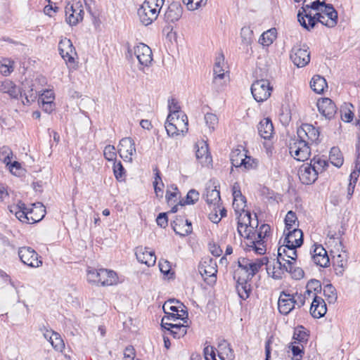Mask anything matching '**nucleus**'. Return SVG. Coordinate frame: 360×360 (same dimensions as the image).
Masks as SVG:
<instances>
[{
	"instance_id": "nucleus-11",
	"label": "nucleus",
	"mask_w": 360,
	"mask_h": 360,
	"mask_svg": "<svg viewBox=\"0 0 360 360\" xmlns=\"http://www.w3.org/2000/svg\"><path fill=\"white\" fill-rule=\"evenodd\" d=\"M119 153L124 161L132 162V155L136 153L135 143L130 137L121 139L119 144Z\"/></svg>"
},
{
	"instance_id": "nucleus-4",
	"label": "nucleus",
	"mask_w": 360,
	"mask_h": 360,
	"mask_svg": "<svg viewBox=\"0 0 360 360\" xmlns=\"http://www.w3.org/2000/svg\"><path fill=\"white\" fill-rule=\"evenodd\" d=\"M167 134L169 136L174 137L182 133L184 134L188 131V117L186 114L177 115L174 117L172 114H169L165 125Z\"/></svg>"
},
{
	"instance_id": "nucleus-8",
	"label": "nucleus",
	"mask_w": 360,
	"mask_h": 360,
	"mask_svg": "<svg viewBox=\"0 0 360 360\" xmlns=\"http://www.w3.org/2000/svg\"><path fill=\"white\" fill-rule=\"evenodd\" d=\"M306 45H295L292 47L290 58L295 65L298 68L306 66L310 61V53Z\"/></svg>"
},
{
	"instance_id": "nucleus-54",
	"label": "nucleus",
	"mask_w": 360,
	"mask_h": 360,
	"mask_svg": "<svg viewBox=\"0 0 360 360\" xmlns=\"http://www.w3.org/2000/svg\"><path fill=\"white\" fill-rule=\"evenodd\" d=\"M13 61H11L9 59L4 58L2 60L1 67H0V72L1 74H3L5 76H7L11 73V72L13 71Z\"/></svg>"
},
{
	"instance_id": "nucleus-18",
	"label": "nucleus",
	"mask_w": 360,
	"mask_h": 360,
	"mask_svg": "<svg viewBox=\"0 0 360 360\" xmlns=\"http://www.w3.org/2000/svg\"><path fill=\"white\" fill-rule=\"evenodd\" d=\"M135 255L139 262L145 264L148 266H152L155 264L156 257L155 252L149 250L148 248L142 246L136 248Z\"/></svg>"
},
{
	"instance_id": "nucleus-24",
	"label": "nucleus",
	"mask_w": 360,
	"mask_h": 360,
	"mask_svg": "<svg viewBox=\"0 0 360 360\" xmlns=\"http://www.w3.org/2000/svg\"><path fill=\"white\" fill-rule=\"evenodd\" d=\"M167 9L165 12V18L168 21L176 22L182 15V7L180 1H167Z\"/></svg>"
},
{
	"instance_id": "nucleus-26",
	"label": "nucleus",
	"mask_w": 360,
	"mask_h": 360,
	"mask_svg": "<svg viewBox=\"0 0 360 360\" xmlns=\"http://www.w3.org/2000/svg\"><path fill=\"white\" fill-rule=\"evenodd\" d=\"M296 247H290L287 244L283 243L278 248V258L281 260L285 261V257L290 259L291 260L295 261L297 257Z\"/></svg>"
},
{
	"instance_id": "nucleus-46",
	"label": "nucleus",
	"mask_w": 360,
	"mask_h": 360,
	"mask_svg": "<svg viewBox=\"0 0 360 360\" xmlns=\"http://www.w3.org/2000/svg\"><path fill=\"white\" fill-rule=\"evenodd\" d=\"M199 199V193L195 189H191L186 196L185 200H179V204L181 206H184L185 205H193L195 204Z\"/></svg>"
},
{
	"instance_id": "nucleus-42",
	"label": "nucleus",
	"mask_w": 360,
	"mask_h": 360,
	"mask_svg": "<svg viewBox=\"0 0 360 360\" xmlns=\"http://www.w3.org/2000/svg\"><path fill=\"white\" fill-rule=\"evenodd\" d=\"M329 159L334 166L340 167L343 164V157L341 151L338 147H333L330 149Z\"/></svg>"
},
{
	"instance_id": "nucleus-10",
	"label": "nucleus",
	"mask_w": 360,
	"mask_h": 360,
	"mask_svg": "<svg viewBox=\"0 0 360 360\" xmlns=\"http://www.w3.org/2000/svg\"><path fill=\"white\" fill-rule=\"evenodd\" d=\"M81 1H68L66 6V20L70 25H75L83 19L84 11L81 9Z\"/></svg>"
},
{
	"instance_id": "nucleus-25",
	"label": "nucleus",
	"mask_w": 360,
	"mask_h": 360,
	"mask_svg": "<svg viewBox=\"0 0 360 360\" xmlns=\"http://www.w3.org/2000/svg\"><path fill=\"white\" fill-rule=\"evenodd\" d=\"M259 135L264 139H270L274 134V126L271 119L266 117L262 120L258 125Z\"/></svg>"
},
{
	"instance_id": "nucleus-12",
	"label": "nucleus",
	"mask_w": 360,
	"mask_h": 360,
	"mask_svg": "<svg viewBox=\"0 0 360 360\" xmlns=\"http://www.w3.org/2000/svg\"><path fill=\"white\" fill-rule=\"evenodd\" d=\"M295 308V295L282 291L278 300V309L281 314L288 315Z\"/></svg>"
},
{
	"instance_id": "nucleus-13",
	"label": "nucleus",
	"mask_w": 360,
	"mask_h": 360,
	"mask_svg": "<svg viewBox=\"0 0 360 360\" xmlns=\"http://www.w3.org/2000/svg\"><path fill=\"white\" fill-rule=\"evenodd\" d=\"M314 248L311 250V259L315 264L321 267H327L330 259L326 249L321 245H314Z\"/></svg>"
},
{
	"instance_id": "nucleus-49",
	"label": "nucleus",
	"mask_w": 360,
	"mask_h": 360,
	"mask_svg": "<svg viewBox=\"0 0 360 360\" xmlns=\"http://www.w3.org/2000/svg\"><path fill=\"white\" fill-rule=\"evenodd\" d=\"M323 295L329 303H333L337 300L336 290L332 284H327L324 286Z\"/></svg>"
},
{
	"instance_id": "nucleus-19",
	"label": "nucleus",
	"mask_w": 360,
	"mask_h": 360,
	"mask_svg": "<svg viewBox=\"0 0 360 360\" xmlns=\"http://www.w3.org/2000/svg\"><path fill=\"white\" fill-rule=\"evenodd\" d=\"M317 108L319 112L328 120L333 118L337 112V108L335 103L328 98L319 100L317 102Z\"/></svg>"
},
{
	"instance_id": "nucleus-31",
	"label": "nucleus",
	"mask_w": 360,
	"mask_h": 360,
	"mask_svg": "<svg viewBox=\"0 0 360 360\" xmlns=\"http://www.w3.org/2000/svg\"><path fill=\"white\" fill-rule=\"evenodd\" d=\"M0 91L8 94L11 97L14 98H18L19 95L20 97L23 96L20 88L17 87L16 85L10 80H6L2 82L0 86Z\"/></svg>"
},
{
	"instance_id": "nucleus-23",
	"label": "nucleus",
	"mask_w": 360,
	"mask_h": 360,
	"mask_svg": "<svg viewBox=\"0 0 360 360\" xmlns=\"http://www.w3.org/2000/svg\"><path fill=\"white\" fill-rule=\"evenodd\" d=\"M327 311L326 304L323 298L318 295L314 296L310 307L311 315L316 319L323 317Z\"/></svg>"
},
{
	"instance_id": "nucleus-6",
	"label": "nucleus",
	"mask_w": 360,
	"mask_h": 360,
	"mask_svg": "<svg viewBox=\"0 0 360 360\" xmlns=\"http://www.w3.org/2000/svg\"><path fill=\"white\" fill-rule=\"evenodd\" d=\"M198 271L207 284L213 285L217 281V266L215 259L206 258L198 266Z\"/></svg>"
},
{
	"instance_id": "nucleus-20",
	"label": "nucleus",
	"mask_w": 360,
	"mask_h": 360,
	"mask_svg": "<svg viewBox=\"0 0 360 360\" xmlns=\"http://www.w3.org/2000/svg\"><path fill=\"white\" fill-rule=\"evenodd\" d=\"M284 231L285 237L283 243L287 244L290 247L300 248L303 244V233L302 230L294 228L290 231Z\"/></svg>"
},
{
	"instance_id": "nucleus-22",
	"label": "nucleus",
	"mask_w": 360,
	"mask_h": 360,
	"mask_svg": "<svg viewBox=\"0 0 360 360\" xmlns=\"http://www.w3.org/2000/svg\"><path fill=\"white\" fill-rule=\"evenodd\" d=\"M58 51L61 57L68 62H73L72 54L75 53V48L70 39L64 38L58 44Z\"/></svg>"
},
{
	"instance_id": "nucleus-44",
	"label": "nucleus",
	"mask_w": 360,
	"mask_h": 360,
	"mask_svg": "<svg viewBox=\"0 0 360 360\" xmlns=\"http://www.w3.org/2000/svg\"><path fill=\"white\" fill-rule=\"evenodd\" d=\"M49 342L53 347L58 351H62L65 347V344L59 333L52 332L49 337Z\"/></svg>"
},
{
	"instance_id": "nucleus-7",
	"label": "nucleus",
	"mask_w": 360,
	"mask_h": 360,
	"mask_svg": "<svg viewBox=\"0 0 360 360\" xmlns=\"http://www.w3.org/2000/svg\"><path fill=\"white\" fill-rule=\"evenodd\" d=\"M272 90L273 87L267 79L257 80L251 86L252 96L259 103L267 100L270 97Z\"/></svg>"
},
{
	"instance_id": "nucleus-51",
	"label": "nucleus",
	"mask_w": 360,
	"mask_h": 360,
	"mask_svg": "<svg viewBox=\"0 0 360 360\" xmlns=\"http://www.w3.org/2000/svg\"><path fill=\"white\" fill-rule=\"evenodd\" d=\"M205 122L208 127L210 131L215 129L216 126L218 124V117L215 114L207 112L205 115Z\"/></svg>"
},
{
	"instance_id": "nucleus-1",
	"label": "nucleus",
	"mask_w": 360,
	"mask_h": 360,
	"mask_svg": "<svg viewBox=\"0 0 360 360\" xmlns=\"http://www.w3.org/2000/svg\"><path fill=\"white\" fill-rule=\"evenodd\" d=\"M297 139L290 143L289 150L291 155L298 161L307 160L311 154L309 141L316 142L320 132L310 124H302L297 130Z\"/></svg>"
},
{
	"instance_id": "nucleus-56",
	"label": "nucleus",
	"mask_w": 360,
	"mask_h": 360,
	"mask_svg": "<svg viewBox=\"0 0 360 360\" xmlns=\"http://www.w3.org/2000/svg\"><path fill=\"white\" fill-rule=\"evenodd\" d=\"M100 276V269L89 268L87 270V281L89 283L98 284Z\"/></svg>"
},
{
	"instance_id": "nucleus-53",
	"label": "nucleus",
	"mask_w": 360,
	"mask_h": 360,
	"mask_svg": "<svg viewBox=\"0 0 360 360\" xmlns=\"http://www.w3.org/2000/svg\"><path fill=\"white\" fill-rule=\"evenodd\" d=\"M233 207L237 214L241 212H245V208L246 207L245 197L234 200L233 202Z\"/></svg>"
},
{
	"instance_id": "nucleus-17",
	"label": "nucleus",
	"mask_w": 360,
	"mask_h": 360,
	"mask_svg": "<svg viewBox=\"0 0 360 360\" xmlns=\"http://www.w3.org/2000/svg\"><path fill=\"white\" fill-rule=\"evenodd\" d=\"M10 211L14 213L20 221L32 224L30 215H32L35 210L34 209H28L24 202L19 201L16 205L11 207Z\"/></svg>"
},
{
	"instance_id": "nucleus-64",
	"label": "nucleus",
	"mask_w": 360,
	"mask_h": 360,
	"mask_svg": "<svg viewBox=\"0 0 360 360\" xmlns=\"http://www.w3.org/2000/svg\"><path fill=\"white\" fill-rule=\"evenodd\" d=\"M159 268L164 275L168 276L171 272V265L167 260L160 259L159 261Z\"/></svg>"
},
{
	"instance_id": "nucleus-2",
	"label": "nucleus",
	"mask_w": 360,
	"mask_h": 360,
	"mask_svg": "<svg viewBox=\"0 0 360 360\" xmlns=\"http://www.w3.org/2000/svg\"><path fill=\"white\" fill-rule=\"evenodd\" d=\"M165 3V1H143L137 11L141 22L145 26L150 25L157 19Z\"/></svg>"
},
{
	"instance_id": "nucleus-28",
	"label": "nucleus",
	"mask_w": 360,
	"mask_h": 360,
	"mask_svg": "<svg viewBox=\"0 0 360 360\" xmlns=\"http://www.w3.org/2000/svg\"><path fill=\"white\" fill-rule=\"evenodd\" d=\"M316 14L326 15L329 18V22L326 23L328 27H334L338 23V13L331 4H326L321 12H318Z\"/></svg>"
},
{
	"instance_id": "nucleus-55",
	"label": "nucleus",
	"mask_w": 360,
	"mask_h": 360,
	"mask_svg": "<svg viewBox=\"0 0 360 360\" xmlns=\"http://www.w3.org/2000/svg\"><path fill=\"white\" fill-rule=\"evenodd\" d=\"M113 172L115 178L118 181H121L125 176V169L120 161L114 162Z\"/></svg>"
},
{
	"instance_id": "nucleus-29",
	"label": "nucleus",
	"mask_w": 360,
	"mask_h": 360,
	"mask_svg": "<svg viewBox=\"0 0 360 360\" xmlns=\"http://www.w3.org/2000/svg\"><path fill=\"white\" fill-rule=\"evenodd\" d=\"M204 198L209 205H212L213 207H219V203L221 202L220 193L216 187L207 188L205 190V193L204 194Z\"/></svg>"
},
{
	"instance_id": "nucleus-59",
	"label": "nucleus",
	"mask_w": 360,
	"mask_h": 360,
	"mask_svg": "<svg viewBox=\"0 0 360 360\" xmlns=\"http://www.w3.org/2000/svg\"><path fill=\"white\" fill-rule=\"evenodd\" d=\"M103 155L108 161H113L116 158L115 148L113 146L108 145L103 150Z\"/></svg>"
},
{
	"instance_id": "nucleus-5",
	"label": "nucleus",
	"mask_w": 360,
	"mask_h": 360,
	"mask_svg": "<svg viewBox=\"0 0 360 360\" xmlns=\"http://www.w3.org/2000/svg\"><path fill=\"white\" fill-rule=\"evenodd\" d=\"M271 231V227L269 224H263L260 226L258 231H257V238L253 236L252 240H249V243H246V251L254 250L257 255H264L266 252V248L264 245V239L268 236Z\"/></svg>"
},
{
	"instance_id": "nucleus-15",
	"label": "nucleus",
	"mask_w": 360,
	"mask_h": 360,
	"mask_svg": "<svg viewBox=\"0 0 360 360\" xmlns=\"http://www.w3.org/2000/svg\"><path fill=\"white\" fill-rule=\"evenodd\" d=\"M298 175L302 184L305 185L312 184L318 177L317 172L309 163L304 164L300 167Z\"/></svg>"
},
{
	"instance_id": "nucleus-37",
	"label": "nucleus",
	"mask_w": 360,
	"mask_h": 360,
	"mask_svg": "<svg viewBox=\"0 0 360 360\" xmlns=\"http://www.w3.org/2000/svg\"><path fill=\"white\" fill-rule=\"evenodd\" d=\"M327 86L326 80L320 75H314L310 82V87L317 94H322Z\"/></svg>"
},
{
	"instance_id": "nucleus-39",
	"label": "nucleus",
	"mask_w": 360,
	"mask_h": 360,
	"mask_svg": "<svg viewBox=\"0 0 360 360\" xmlns=\"http://www.w3.org/2000/svg\"><path fill=\"white\" fill-rule=\"evenodd\" d=\"M309 164L316 169L318 174L322 173L328 167V161L319 155L314 156Z\"/></svg>"
},
{
	"instance_id": "nucleus-58",
	"label": "nucleus",
	"mask_w": 360,
	"mask_h": 360,
	"mask_svg": "<svg viewBox=\"0 0 360 360\" xmlns=\"http://www.w3.org/2000/svg\"><path fill=\"white\" fill-rule=\"evenodd\" d=\"M306 288L309 289L311 291H314V295H317L321 291V282L316 279H311L307 284Z\"/></svg>"
},
{
	"instance_id": "nucleus-60",
	"label": "nucleus",
	"mask_w": 360,
	"mask_h": 360,
	"mask_svg": "<svg viewBox=\"0 0 360 360\" xmlns=\"http://www.w3.org/2000/svg\"><path fill=\"white\" fill-rule=\"evenodd\" d=\"M242 167H244L247 169H255L257 167V161L245 155L243 158Z\"/></svg>"
},
{
	"instance_id": "nucleus-52",
	"label": "nucleus",
	"mask_w": 360,
	"mask_h": 360,
	"mask_svg": "<svg viewBox=\"0 0 360 360\" xmlns=\"http://www.w3.org/2000/svg\"><path fill=\"white\" fill-rule=\"evenodd\" d=\"M255 219H252L250 224H249L248 232L245 236V238H247V240H252L253 238V236L256 235L257 228L258 227L259 221L256 214H255Z\"/></svg>"
},
{
	"instance_id": "nucleus-63",
	"label": "nucleus",
	"mask_w": 360,
	"mask_h": 360,
	"mask_svg": "<svg viewBox=\"0 0 360 360\" xmlns=\"http://www.w3.org/2000/svg\"><path fill=\"white\" fill-rule=\"evenodd\" d=\"M224 56L223 54H220L215 59V63L213 68V74L219 73L220 71L224 70L223 65H224Z\"/></svg>"
},
{
	"instance_id": "nucleus-41",
	"label": "nucleus",
	"mask_w": 360,
	"mask_h": 360,
	"mask_svg": "<svg viewBox=\"0 0 360 360\" xmlns=\"http://www.w3.org/2000/svg\"><path fill=\"white\" fill-rule=\"evenodd\" d=\"M277 31L276 28H271L264 32L260 37L259 41L263 46H269L276 39Z\"/></svg>"
},
{
	"instance_id": "nucleus-62",
	"label": "nucleus",
	"mask_w": 360,
	"mask_h": 360,
	"mask_svg": "<svg viewBox=\"0 0 360 360\" xmlns=\"http://www.w3.org/2000/svg\"><path fill=\"white\" fill-rule=\"evenodd\" d=\"M169 114L173 115L174 117H176L177 115H180V117H181V115L184 114L183 112H180L179 106L177 105L176 102L174 98H172L171 100H169Z\"/></svg>"
},
{
	"instance_id": "nucleus-61",
	"label": "nucleus",
	"mask_w": 360,
	"mask_h": 360,
	"mask_svg": "<svg viewBox=\"0 0 360 360\" xmlns=\"http://www.w3.org/2000/svg\"><path fill=\"white\" fill-rule=\"evenodd\" d=\"M224 70L220 71L219 73L214 74L212 84L217 90L223 86V79L224 78Z\"/></svg>"
},
{
	"instance_id": "nucleus-9",
	"label": "nucleus",
	"mask_w": 360,
	"mask_h": 360,
	"mask_svg": "<svg viewBox=\"0 0 360 360\" xmlns=\"http://www.w3.org/2000/svg\"><path fill=\"white\" fill-rule=\"evenodd\" d=\"M18 256L20 261L25 265L30 267H39L42 264L39 259V255L30 247H21L18 250Z\"/></svg>"
},
{
	"instance_id": "nucleus-40",
	"label": "nucleus",
	"mask_w": 360,
	"mask_h": 360,
	"mask_svg": "<svg viewBox=\"0 0 360 360\" xmlns=\"http://www.w3.org/2000/svg\"><path fill=\"white\" fill-rule=\"evenodd\" d=\"M181 312H183V314L167 313L165 311L166 315L163 316V321L174 323L177 320H181L184 323H188V317L187 311L184 309H181Z\"/></svg>"
},
{
	"instance_id": "nucleus-27",
	"label": "nucleus",
	"mask_w": 360,
	"mask_h": 360,
	"mask_svg": "<svg viewBox=\"0 0 360 360\" xmlns=\"http://www.w3.org/2000/svg\"><path fill=\"white\" fill-rule=\"evenodd\" d=\"M117 281V276L115 271L106 269H100L98 284L101 285H112Z\"/></svg>"
},
{
	"instance_id": "nucleus-30",
	"label": "nucleus",
	"mask_w": 360,
	"mask_h": 360,
	"mask_svg": "<svg viewBox=\"0 0 360 360\" xmlns=\"http://www.w3.org/2000/svg\"><path fill=\"white\" fill-rule=\"evenodd\" d=\"M267 273L271 274L274 279H281L283 274L288 270V264H282L281 259L277 258V261L274 264L273 268L271 269L269 266L266 269Z\"/></svg>"
},
{
	"instance_id": "nucleus-32",
	"label": "nucleus",
	"mask_w": 360,
	"mask_h": 360,
	"mask_svg": "<svg viewBox=\"0 0 360 360\" xmlns=\"http://www.w3.org/2000/svg\"><path fill=\"white\" fill-rule=\"evenodd\" d=\"M309 332L302 326H297L294 329L293 339L295 344L304 345L308 342Z\"/></svg>"
},
{
	"instance_id": "nucleus-48",
	"label": "nucleus",
	"mask_w": 360,
	"mask_h": 360,
	"mask_svg": "<svg viewBox=\"0 0 360 360\" xmlns=\"http://www.w3.org/2000/svg\"><path fill=\"white\" fill-rule=\"evenodd\" d=\"M287 264L288 267L287 272H289L291 274L292 278L299 280L304 277V273L302 268L294 267L292 262L289 259L287 260Z\"/></svg>"
},
{
	"instance_id": "nucleus-36",
	"label": "nucleus",
	"mask_w": 360,
	"mask_h": 360,
	"mask_svg": "<svg viewBox=\"0 0 360 360\" xmlns=\"http://www.w3.org/2000/svg\"><path fill=\"white\" fill-rule=\"evenodd\" d=\"M184 219L182 218L176 219L171 223V226L176 234L181 236H186L191 233L192 228L188 226L184 227Z\"/></svg>"
},
{
	"instance_id": "nucleus-38",
	"label": "nucleus",
	"mask_w": 360,
	"mask_h": 360,
	"mask_svg": "<svg viewBox=\"0 0 360 360\" xmlns=\"http://www.w3.org/2000/svg\"><path fill=\"white\" fill-rule=\"evenodd\" d=\"M32 208L34 211L32 215H30L31 223H36L41 221L45 216L46 209L41 202H36L32 205Z\"/></svg>"
},
{
	"instance_id": "nucleus-45",
	"label": "nucleus",
	"mask_w": 360,
	"mask_h": 360,
	"mask_svg": "<svg viewBox=\"0 0 360 360\" xmlns=\"http://www.w3.org/2000/svg\"><path fill=\"white\" fill-rule=\"evenodd\" d=\"M253 31L249 27H243L240 30L242 44L248 46L252 42Z\"/></svg>"
},
{
	"instance_id": "nucleus-14",
	"label": "nucleus",
	"mask_w": 360,
	"mask_h": 360,
	"mask_svg": "<svg viewBox=\"0 0 360 360\" xmlns=\"http://www.w3.org/2000/svg\"><path fill=\"white\" fill-rule=\"evenodd\" d=\"M326 5V1H312L310 5H304L298 11L297 13V19L300 24L304 29H308L307 27V22L305 20L306 16L305 14H311V10L318 11L321 12V8L323 6Z\"/></svg>"
},
{
	"instance_id": "nucleus-57",
	"label": "nucleus",
	"mask_w": 360,
	"mask_h": 360,
	"mask_svg": "<svg viewBox=\"0 0 360 360\" xmlns=\"http://www.w3.org/2000/svg\"><path fill=\"white\" fill-rule=\"evenodd\" d=\"M291 351L295 358L294 360H300L304 354V346L303 345L295 344V342L290 345Z\"/></svg>"
},
{
	"instance_id": "nucleus-43",
	"label": "nucleus",
	"mask_w": 360,
	"mask_h": 360,
	"mask_svg": "<svg viewBox=\"0 0 360 360\" xmlns=\"http://www.w3.org/2000/svg\"><path fill=\"white\" fill-rule=\"evenodd\" d=\"M171 329V334L174 338H180L184 337L187 333L188 323H176L169 325Z\"/></svg>"
},
{
	"instance_id": "nucleus-50",
	"label": "nucleus",
	"mask_w": 360,
	"mask_h": 360,
	"mask_svg": "<svg viewBox=\"0 0 360 360\" xmlns=\"http://www.w3.org/2000/svg\"><path fill=\"white\" fill-rule=\"evenodd\" d=\"M297 221V218L295 213L292 211L288 212L285 218V231L292 230L294 229V226Z\"/></svg>"
},
{
	"instance_id": "nucleus-35",
	"label": "nucleus",
	"mask_w": 360,
	"mask_h": 360,
	"mask_svg": "<svg viewBox=\"0 0 360 360\" xmlns=\"http://www.w3.org/2000/svg\"><path fill=\"white\" fill-rule=\"evenodd\" d=\"M195 157L202 164L206 163L208 160L211 159L208 152V146L205 143L201 142L195 144Z\"/></svg>"
},
{
	"instance_id": "nucleus-34",
	"label": "nucleus",
	"mask_w": 360,
	"mask_h": 360,
	"mask_svg": "<svg viewBox=\"0 0 360 360\" xmlns=\"http://www.w3.org/2000/svg\"><path fill=\"white\" fill-rule=\"evenodd\" d=\"M307 19L308 20V22L307 23V30H311L313 29L317 22H321L322 25L326 26V23L329 22V18H327L326 15H323L321 14H315L312 15V14H305Z\"/></svg>"
},
{
	"instance_id": "nucleus-33",
	"label": "nucleus",
	"mask_w": 360,
	"mask_h": 360,
	"mask_svg": "<svg viewBox=\"0 0 360 360\" xmlns=\"http://www.w3.org/2000/svg\"><path fill=\"white\" fill-rule=\"evenodd\" d=\"M237 231L240 236H242L241 228H244V232L247 234L249 224L251 220V213L249 211L238 214Z\"/></svg>"
},
{
	"instance_id": "nucleus-47",
	"label": "nucleus",
	"mask_w": 360,
	"mask_h": 360,
	"mask_svg": "<svg viewBox=\"0 0 360 360\" xmlns=\"http://www.w3.org/2000/svg\"><path fill=\"white\" fill-rule=\"evenodd\" d=\"M245 156L244 152H241L239 150L232 151L231 153V164L235 167H242L243 158Z\"/></svg>"
},
{
	"instance_id": "nucleus-3",
	"label": "nucleus",
	"mask_w": 360,
	"mask_h": 360,
	"mask_svg": "<svg viewBox=\"0 0 360 360\" xmlns=\"http://www.w3.org/2000/svg\"><path fill=\"white\" fill-rule=\"evenodd\" d=\"M266 262V257L254 260L245 257H240L238 259L239 268L238 270L240 274L243 271L244 275L242 277L245 278L246 280H251Z\"/></svg>"
},
{
	"instance_id": "nucleus-21",
	"label": "nucleus",
	"mask_w": 360,
	"mask_h": 360,
	"mask_svg": "<svg viewBox=\"0 0 360 360\" xmlns=\"http://www.w3.org/2000/svg\"><path fill=\"white\" fill-rule=\"evenodd\" d=\"M240 273L238 270L235 272L234 279L236 280V290L238 296L243 300L248 299L250 293V285L248 284V281L250 280H246L245 278L242 277L239 275Z\"/></svg>"
},
{
	"instance_id": "nucleus-16",
	"label": "nucleus",
	"mask_w": 360,
	"mask_h": 360,
	"mask_svg": "<svg viewBox=\"0 0 360 360\" xmlns=\"http://www.w3.org/2000/svg\"><path fill=\"white\" fill-rule=\"evenodd\" d=\"M134 54L139 63L144 66H148L153 60V54L150 48L145 44L140 43L134 47Z\"/></svg>"
}]
</instances>
